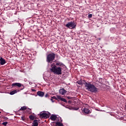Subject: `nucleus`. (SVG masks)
Wrapping results in <instances>:
<instances>
[{
	"instance_id": "nucleus-24",
	"label": "nucleus",
	"mask_w": 126,
	"mask_h": 126,
	"mask_svg": "<svg viewBox=\"0 0 126 126\" xmlns=\"http://www.w3.org/2000/svg\"><path fill=\"white\" fill-rule=\"evenodd\" d=\"M45 98H47V97H50V95H49L48 94H46V95H45Z\"/></svg>"
},
{
	"instance_id": "nucleus-2",
	"label": "nucleus",
	"mask_w": 126,
	"mask_h": 126,
	"mask_svg": "<svg viewBox=\"0 0 126 126\" xmlns=\"http://www.w3.org/2000/svg\"><path fill=\"white\" fill-rule=\"evenodd\" d=\"M83 84L85 85V87H86L87 90L88 91H90L92 93H97L99 89L94 86L93 84L88 82H86L85 80L83 81Z\"/></svg>"
},
{
	"instance_id": "nucleus-21",
	"label": "nucleus",
	"mask_w": 126,
	"mask_h": 126,
	"mask_svg": "<svg viewBox=\"0 0 126 126\" xmlns=\"http://www.w3.org/2000/svg\"><path fill=\"white\" fill-rule=\"evenodd\" d=\"M7 124H8V123H7V122H3V123H2V125H3V126H6V125H7Z\"/></svg>"
},
{
	"instance_id": "nucleus-12",
	"label": "nucleus",
	"mask_w": 126,
	"mask_h": 126,
	"mask_svg": "<svg viewBox=\"0 0 126 126\" xmlns=\"http://www.w3.org/2000/svg\"><path fill=\"white\" fill-rule=\"evenodd\" d=\"M57 115L52 114L50 117V119L51 121H55V120H57Z\"/></svg>"
},
{
	"instance_id": "nucleus-11",
	"label": "nucleus",
	"mask_w": 126,
	"mask_h": 126,
	"mask_svg": "<svg viewBox=\"0 0 126 126\" xmlns=\"http://www.w3.org/2000/svg\"><path fill=\"white\" fill-rule=\"evenodd\" d=\"M37 94L38 96H39V97H44V95H45V93L44 92L41 91H38L37 92Z\"/></svg>"
},
{
	"instance_id": "nucleus-5",
	"label": "nucleus",
	"mask_w": 126,
	"mask_h": 126,
	"mask_svg": "<svg viewBox=\"0 0 126 126\" xmlns=\"http://www.w3.org/2000/svg\"><path fill=\"white\" fill-rule=\"evenodd\" d=\"M50 116L48 114V113H42L40 114V117L42 118V119H48Z\"/></svg>"
},
{
	"instance_id": "nucleus-23",
	"label": "nucleus",
	"mask_w": 126,
	"mask_h": 126,
	"mask_svg": "<svg viewBox=\"0 0 126 126\" xmlns=\"http://www.w3.org/2000/svg\"><path fill=\"white\" fill-rule=\"evenodd\" d=\"M21 120L22 121H25V116H22L21 117Z\"/></svg>"
},
{
	"instance_id": "nucleus-33",
	"label": "nucleus",
	"mask_w": 126,
	"mask_h": 126,
	"mask_svg": "<svg viewBox=\"0 0 126 126\" xmlns=\"http://www.w3.org/2000/svg\"><path fill=\"white\" fill-rule=\"evenodd\" d=\"M31 84V82H30V84Z\"/></svg>"
},
{
	"instance_id": "nucleus-26",
	"label": "nucleus",
	"mask_w": 126,
	"mask_h": 126,
	"mask_svg": "<svg viewBox=\"0 0 126 126\" xmlns=\"http://www.w3.org/2000/svg\"><path fill=\"white\" fill-rule=\"evenodd\" d=\"M88 17H89V18H91V17H92V14H89L88 16Z\"/></svg>"
},
{
	"instance_id": "nucleus-31",
	"label": "nucleus",
	"mask_w": 126,
	"mask_h": 126,
	"mask_svg": "<svg viewBox=\"0 0 126 126\" xmlns=\"http://www.w3.org/2000/svg\"><path fill=\"white\" fill-rule=\"evenodd\" d=\"M8 118H7V117L5 118V120H8Z\"/></svg>"
},
{
	"instance_id": "nucleus-28",
	"label": "nucleus",
	"mask_w": 126,
	"mask_h": 126,
	"mask_svg": "<svg viewBox=\"0 0 126 126\" xmlns=\"http://www.w3.org/2000/svg\"><path fill=\"white\" fill-rule=\"evenodd\" d=\"M68 103L69 104H71V100L68 101Z\"/></svg>"
},
{
	"instance_id": "nucleus-17",
	"label": "nucleus",
	"mask_w": 126,
	"mask_h": 126,
	"mask_svg": "<svg viewBox=\"0 0 126 126\" xmlns=\"http://www.w3.org/2000/svg\"><path fill=\"white\" fill-rule=\"evenodd\" d=\"M26 110L28 114H32V111L31 110V109L27 107Z\"/></svg>"
},
{
	"instance_id": "nucleus-32",
	"label": "nucleus",
	"mask_w": 126,
	"mask_h": 126,
	"mask_svg": "<svg viewBox=\"0 0 126 126\" xmlns=\"http://www.w3.org/2000/svg\"><path fill=\"white\" fill-rule=\"evenodd\" d=\"M18 92H19V90L18 91Z\"/></svg>"
},
{
	"instance_id": "nucleus-4",
	"label": "nucleus",
	"mask_w": 126,
	"mask_h": 126,
	"mask_svg": "<svg viewBox=\"0 0 126 126\" xmlns=\"http://www.w3.org/2000/svg\"><path fill=\"white\" fill-rule=\"evenodd\" d=\"M66 27H67V28H69V29H74L75 27H76V25H75V23L74 22H68L66 25Z\"/></svg>"
},
{
	"instance_id": "nucleus-9",
	"label": "nucleus",
	"mask_w": 126,
	"mask_h": 126,
	"mask_svg": "<svg viewBox=\"0 0 126 126\" xmlns=\"http://www.w3.org/2000/svg\"><path fill=\"white\" fill-rule=\"evenodd\" d=\"M6 63V61H5V60H4L2 57H1L0 58V64L1 65H3V64H5Z\"/></svg>"
},
{
	"instance_id": "nucleus-35",
	"label": "nucleus",
	"mask_w": 126,
	"mask_h": 126,
	"mask_svg": "<svg viewBox=\"0 0 126 126\" xmlns=\"http://www.w3.org/2000/svg\"><path fill=\"white\" fill-rule=\"evenodd\" d=\"M1 112H0V114H1Z\"/></svg>"
},
{
	"instance_id": "nucleus-34",
	"label": "nucleus",
	"mask_w": 126,
	"mask_h": 126,
	"mask_svg": "<svg viewBox=\"0 0 126 126\" xmlns=\"http://www.w3.org/2000/svg\"><path fill=\"white\" fill-rule=\"evenodd\" d=\"M31 84V82H30V84Z\"/></svg>"
},
{
	"instance_id": "nucleus-7",
	"label": "nucleus",
	"mask_w": 126,
	"mask_h": 126,
	"mask_svg": "<svg viewBox=\"0 0 126 126\" xmlns=\"http://www.w3.org/2000/svg\"><path fill=\"white\" fill-rule=\"evenodd\" d=\"M83 113H84L85 114H90L91 113V111L89 109L87 108H84L82 110Z\"/></svg>"
},
{
	"instance_id": "nucleus-19",
	"label": "nucleus",
	"mask_w": 126,
	"mask_h": 126,
	"mask_svg": "<svg viewBox=\"0 0 126 126\" xmlns=\"http://www.w3.org/2000/svg\"><path fill=\"white\" fill-rule=\"evenodd\" d=\"M56 126H63V125L61 123V122H57L56 124Z\"/></svg>"
},
{
	"instance_id": "nucleus-6",
	"label": "nucleus",
	"mask_w": 126,
	"mask_h": 126,
	"mask_svg": "<svg viewBox=\"0 0 126 126\" xmlns=\"http://www.w3.org/2000/svg\"><path fill=\"white\" fill-rule=\"evenodd\" d=\"M67 92V91H65L63 88L59 90V93L60 94H61V95H64L65 94H66Z\"/></svg>"
},
{
	"instance_id": "nucleus-20",
	"label": "nucleus",
	"mask_w": 126,
	"mask_h": 126,
	"mask_svg": "<svg viewBox=\"0 0 126 126\" xmlns=\"http://www.w3.org/2000/svg\"><path fill=\"white\" fill-rule=\"evenodd\" d=\"M29 118L30 120H32V121H34V119H35V118L32 115H30Z\"/></svg>"
},
{
	"instance_id": "nucleus-13",
	"label": "nucleus",
	"mask_w": 126,
	"mask_h": 126,
	"mask_svg": "<svg viewBox=\"0 0 126 126\" xmlns=\"http://www.w3.org/2000/svg\"><path fill=\"white\" fill-rule=\"evenodd\" d=\"M38 120H35L33 122L32 126H38Z\"/></svg>"
},
{
	"instance_id": "nucleus-15",
	"label": "nucleus",
	"mask_w": 126,
	"mask_h": 126,
	"mask_svg": "<svg viewBox=\"0 0 126 126\" xmlns=\"http://www.w3.org/2000/svg\"><path fill=\"white\" fill-rule=\"evenodd\" d=\"M25 110H27V106H26L22 107L20 109L19 111H25Z\"/></svg>"
},
{
	"instance_id": "nucleus-3",
	"label": "nucleus",
	"mask_w": 126,
	"mask_h": 126,
	"mask_svg": "<svg viewBox=\"0 0 126 126\" xmlns=\"http://www.w3.org/2000/svg\"><path fill=\"white\" fill-rule=\"evenodd\" d=\"M55 58H56V54L51 53L47 56L46 62L51 63V62H53L55 60Z\"/></svg>"
},
{
	"instance_id": "nucleus-30",
	"label": "nucleus",
	"mask_w": 126,
	"mask_h": 126,
	"mask_svg": "<svg viewBox=\"0 0 126 126\" xmlns=\"http://www.w3.org/2000/svg\"><path fill=\"white\" fill-rule=\"evenodd\" d=\"M67 98H68V99H71V97L70 96H68V97H67Z\"/></svg>"
},
{
	"instance_id": "nucleus-18",
	"label": "nucleus",
	"mask_w": 126,
	"mask_h": 126,
	"mask_svg": "<svg viewBox=\"0 0 126 126\" xmlns=\"http://www.w3.org/2000/svg\"><path fill=\"white\" fill-rule=\"evenodd\" d=\"M53 99H54L55 100H58V98H57V97L56 96H52V97H51V98L50 99V100L53 102H55V101H54L53 100Z\"/></svg>"
},
{
	"instance_id": "nucleus-29",
	"label": "nucleus",
	"mask_w": 126,
	"mask_h": 126,
	"mask_svg": "<svg viewBox=\"0 0 126 126\" xmlns=\"http://www.w3.org/2000/svg\"><path fill=\"white\" fill-rule=\"evenodd\" d=\"M32 90L33 92H35L36 91V90H35V89H32Z\"/></svg>"
},
{
	"instance_id": "nucleus-27",
	"label": "nucleus",
	"mask_w": 126,
	"mask_h": 126,
	"mask_svg": "<svg viewBox=\"0 0 126 126\" xmlns=\"http://www.w3.org/2000/svg\"><path fill=\"white\" fill-rule=\"evenodd\" d=\"M22 88L21 89V90H23L24 89V86L22 85Z\"/></svg>"
},
{
	"instance_id": "nucleus-14",
	"label": "nucleus",
	"mask_w": 126,
	"mask_h": 126,
	"mask_svg": "<svg viewBox=\"0 0 126 126\" xmlns=\"http://www.w3.org/2000/svg\"><path fill=\"white\" fill-rule=\"evenodd\" d=\"M16 93H17V90H14V91L10 92V95H14V94H16Z\"/></svg>"
},
{
	"instance_id": "nucleus-16",
	"label": "nucleus",
	"mask_w": 126,
	"mask_h": 126,
	"mask_svg": "<svg viewBox=\"0 0 126 126\" xmlns=\"http://www.w3.org/2000/svg\"><path fill=\"white\" fill-rule=\"evenodd\" d=\"M76 83H77V84H79L80 85H82V84H83V81H82V80H78L76 82Z\"/></svg>"
},
{
	"instance_id": "nucleus-1",
	"label": "nucleus",
	"mask_w": 126,
	"mask_h": 126,
	"mask_svg": "<svg viewBox=\"0 0 126 126\" xmlns=\"http://www.w3.org/2000/svg\"><path fill=\"white\" fill-rule=\"evenodd\" d=\"M64 67V64L62 62H57L56 63V64L52 66L50 70L51 72H53L54 74L62 75V74H63V68L62 67Z\"/></svg>"
},
{
	"instance_id": "nucleus-25",
	"label": "nucleus",
	"mask_w": 126,
	"mask_h": 126,
	"mask_svg": "<svg viewBox=\"0 0 126 126\" xmlns=\"http://www.w3.org/2000/svg\"><path fill=\"white\" fill-rule=\"evenodd\" d=\"M73 109L75 110V111H77V110L79 109V108H78V107H74Z\"/></svg>"
},
{
	"instance_id": "nucleus-22",
	"label": "nucleus",
	"mask_w": 126,
	"mask_h": 126,
	"mask_svg": "<svg viewBox=\"0 0 126 126\" xmlns=\"http://www.w3.org/2000/svg\"><path fill=\"white\" fill-rule=\"evenodd\" d=\"M94 86H95V87H99V84L96 83H95V85H94Z\"/></svg>"
},
{
	"instance_id": "nucleus-10",
	"label": "nucleus",
	"mask_w": 126,
	"mask_h": 126,
	"mask_svg": "<svg viewBox=\"0 0 126 126\" xmlns=\"http://www.w3.org/2000/svg\"><path fill=\"white\" fill-rule=\"evenodd\" d=\"M14 86L21 87L22 86V84H21L20 83H14L12 84V87H14Z\"/></svg>"
},
{
	"instance_id": "nucleus-8",
	"label": "nucleus",
	"mask_w": 126,
	"mask_h": 126,
	"mask_svg": "<svg viewBox=\"0 0 126 126\" xmlns=\"http://www.w3.org/2000/svg\"><path fill=\"white\" fill-rule=\"evenodd\" d=\"M57 97L58 100H61V101H62L63 102H64V103H67V101L66 100V99H65L64 98L61 97V96L57 95Z\"/></svg>"
}]
</instances>
